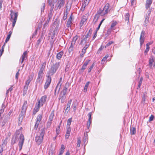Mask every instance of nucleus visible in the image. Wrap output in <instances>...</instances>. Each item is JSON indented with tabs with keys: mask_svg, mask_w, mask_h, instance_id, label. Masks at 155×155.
<instances>
[{
	"mask_svg": "<svg viewBox=\"0 0 155 155\" xmlns=\"http://www.w3.org/2000/svg\"><path fill=\"white\" fill-rule=\"evenodd\" d=\"M81 143V137H78L77 138V147H80Z\"/></svg>",
	"mask_w": 155,
	"mask_h": 155,
	"instance_id": "obj_30",
	"label": "nucleus"
},
{
	"mask_svg": "<svg viewBox=\"0 0 155 155\" xmlns=\"http://www.w3.org/2000/svg\"><path fill=\"white\" fill-rule=\"evenodd\" d=\"M23 117H19V122L18 124H20L21 123L23 120Z\"/></svg>",
	"mask_w": 155,
	"mask_h": 155,
	"instance_id": "obj_53",
	"label": "nucleus"
},
{
	"mask_svg": "<svg viewBox=\"0 0 155 155\" xmlns=\"http://www.w3.org/2000/svg\"><path fill=\"white\" fill-rule=\"evenodd\" d=\"M73 48L72 47H69V49H68L69 52H71L72 51H73Z\"/></svg>",
	"mask_w": 155,
	"mask_h": 155,
	"instance_id": "obj_62",
	"label": "nucleus"
},
{
	"mask_svg": "<svg viewBox=\"0 0 155 155\" xmlns=\"http://www.w3.org/2000/svg\"><path fill=\"white\" fill-rule=\"evenodd\" d=\"M153 43V41H150V42H149V43H147L146 45V46L147 47H149V45L152 44V43Z\"/></svg>",
	"mask_w": 155,
	"mask_h": 155,
	"instance_id": "obj_56",
	"label": "nucleus"
},
{
	"mask_svg": "<svg viewBox=\"0 0 155 155\" xmlns=\"http://www.w3.org/2000/svg\"><path fill=\"white\" fill-rule=\"evenodd\" d=\"M64 151H63V150H60L59 153L58 155H62L63 153H64Z\"/></svg>",
	"mask_w": 155,
	"mask_h": 155,
	"instance_id": "obj_60",
	"label": "nucleus"
},
{
	"mask_svg": "<svg viewBox=\"0 0 155 155\" xmlns=\"http://www.w3.org/2000/svg\"><path fill=\"white\" fill-rule=\"evenodd\" d=\"M10 12L11 19L13 20L12 26L14 27L16 22L18 16V13L13 12L12 10H11Z\"/></svg>",
	"mask_w": 155,
	"mask_h": 155,
	"instance_id": "obj_6",
	"label": "nucleus"
},
{
	"mask_svg": "<svg viewBox=\"0 0 155 155\" xmlns=\"http://www.w3.org/2000/svg\"><path fill=\"white\" fill-rule=\"evenodd\" d=\"M69 85V84L66 83L65 84V87L64 88L63 90L61 92L59 97V99L61 100V102L62 103H63L66 98V92L68 90L67 85Z\"/></svg>",
	"mask_w": 155,
	"mask_h": 155,
	"instance_id": "obj_4",
	"label": "nucleus"
},
{
	"mask_svg": "<svg viewBox=\"0 0 155 155\" xmlns=\"http://www.w3.org/2000/svg\"><path fill=\"white\" fill-rule=\"evenodd\" d=\"M71 22H69L68 21L67 23L66 24V26H67L68 28H69L71 26Z\"/></svg>",
	"mask_w": 155,
	"mask_h": 155,
	"instance_id": "obj_48",
	"label": "nucleus"
},
{
	"mask_svg": "<svg viewBox=\"0 0 155 155\" xmlns=\"http://www.w3.org/2000/svg\"><path fill=\"white\" fill-rule=\"evenodd\" d=\"M90 61H88V60H87L84 63V64H83V65L84 66H86V67H87V65L88 64V63Z\"/></svg>",
	"mask_w": 155,
	"mask_h": 155,
	"instance_id": "obj_50",
	"label": "nucleus"
},
{
	"mask_svg": "<svg viewBox=\"0 0 155 155\" xmlns=\"http://www.w3.org/2000/svg\"><path fill=\"white\" fill-rule=\"evenodd\" d=\"M72 101V100L71 99L68 101V103L67 105V107L65 110V112L68 113L70 109V106L71 102Z\"/></svg>",
	"mask_w": 155,
	"mask_h": 155,
	"instance_id": "obj_15",
	"label": "nucleus"
},
{
	"mask_svg": "<svg viewBox=\"0 0 155 155\" xmlns=\"http://www.w3.org/2000/svg\"><path fill=\"white\" fill-rule=\"evenodd\" d=\"M42 37H41L40 38H39L37 41V45H39L40 43H41L42 40Z\"/></svg>",
	"mask_w": 155,
	"mask_h": 155,
	"instance_id": "obj_51",
	"label": "nucleus"
},
{
	"mask_svg": "<svg viewBox=\"0 0 155 155\" xmlns=\"http://www.w3.org/2000/svg\"><path fill=\"white\" fill-rule=\"evenodd\" d=\"M99 17V16L98 15L96 14L95 15L93 21V23L94 24H95L96 23Z\"/></svg>",
	"mask_w": 155,
	"mask_h": 155,
	"instance_id": "obj_21",
	"label": "nucleus"
},
{
	"mask_svg": "<svg viewBox=\"0 0 155 155\" xmlns=\"http://www.w3.org/2000/svg\"><path fill=\"white\" fill-rule=\"evenodd\" d=\"M71 128L70 127H68L67 131L65 135V138L68 139L70 136L71 133Z\"/></svg>",
	"mask_w": 155,
	"mask_h": 155,
	"instance_id": "obj_17",
	"label": "nucleus"
},
{
	"mask_svg": "<svg viewBox=\"0 0 155 155\" xmlns=\"http://www.w3.org/2000/svg\"><path fill=\"white\" fill-rule=\"evenodd\" d=\"M90 45V44L87 43L85 46L84 47L82 50L81 52L85 53L86 52V50L89 47Z\"/></svg>",
	"mask_w": 155,
	"mask_h": 155,
	"instance_id": "obj_23",
	"label": "nucleus"
},
{
	"mask_svg": "<svg viewBox=\"0 0 155 155\" xmlns=\"http://www.w3.org/2000/svg\"><path fill=\"white\" fill-rule=\"evenodd\" d=\"M90 0H84V3L82 4V6L84 7V9L86 6L88 5L89 2Z\"/></svg>",
	"mask_w": 155,
	"mask_h": 155,
	"instance_id": "obj_27",
	"label": "nucleus"
},
{
	"mask_svg": "<svg viewBox=\"0 0 155 155\" xmlns=\"http://www.w3.org/2000/svg\"><path fill=\"white\" fill-rule=\"evenodd\" d=\"M60 64V62H56L53 64L49 71L48 72L46 75L47 78L44 86L45 89H46L49 87L51 81V76L53 75L56 72Z\"/></svg>",
	"mask_w": 155,
	"mask_h": 155,
	"instance_id": "obj_1",
	"label": "nucleus"
},
{
	"mask_svg": "<svg viewBox=\"0 0 155 155\" xmlns=\"http://www.w3.org/2000/svg\"><path fill=\"white\" fill-rule=\"evenodd\" d=\"M12 33V31H10L8 32V35L5 41V44L7 43L9 40Z\"/></svg>",
	"mask_w": 155,
	"mask_h": 155,
	"instance_id": "obj_20",
	"label": "nucleus"
},
{
	"mask_svg": "<svg viewBox=\"0 0 155 155\" xmlns=\"http://www.w3.org/2000/svg\"><path fill=\"white\" fill-rule=\"evenodd\" d=\"M40 106H41L40 105V102H38L37 104H36L35 107L34 109L33 112V115H34L39 110Z\"/></svg>",
	"mask_w": 155,
	"mask_h": 155,
	"instance_id": "obj_11",
	"label": "nucleus"
},
{
	"mask_svg": "<svg viewBox=\"0 0 155 155\" xmlns=\"http://www.w3.org/2000/svg\"><path fill=\"white\" fill-rule=\"evenodd\" d=\"M72 121V118H70L68 119V121H67V127H68V126H69V127H70V125L71 124V122Z\"/></svg>",
	"mask_w": 155,
	"mask_h": 155,
	"instance_id": "obj_39",
	"label": "nucleus"
},
{
	"mask_svg": "<svg viewBox=\"0 0 155 155\" xmlns=\"http://www.w3.org/2000/svg\"><path fill=\"white\" fill-rule=\"evenodd\" d=\"M41 117H39L37 118V120L36 121V122L35 126V129L37 130L38 128L39 123L41 119Z\"/></svg>",
	"mask_w": 155,
	"mask_h": 155,
	"instance_id": "obj_16",
	"label": "nucleus"
},
{
	"mask_svg": "<svg viewBox=\"0 0 155 155\" xmlns=\"http://www.w3.org/2000/svg\"><path fill=\"white\" fill-rule=\"evenodd\" d=\"M97 31H95V33H94V35L93 37L92 40H94L95 38L97 36Z\"/></svg>",
	"mask_w": 155,
	"mask_h": 155,
	"instance_id": "obj_54",
	"label": "nucleus"
},
{
	"mask_svg": "<svg viewBox=\"0 0 155 155\" xmlns=\"http://www.w3.org/2000/svg\"><path fill=\"white\" fill-rule=\"evenodd\" d=\"M117 23L116 22H115L114 23H113L111 25V26H110L111 28H112L113 27H114L116 25Z\"/></svg>",
	"mask_w": 155,
	"mask_h": 155,
	"instance_id": "obj_47",
	"label": "nucleus"
},
{
	"mask_svg": "<svg viewBox=\"0 0 155 155\" xmlns=\"http://www.w3.org/2000/svg\"><path fill=\"white\" fill-rule=\"evenodd\" d=\"M110 7V5L109 3H107L103 9L102 10L99 9L97 12V13L100 15L101 16L104 15H105L107 14L108 12L110 11L109 8Z\"/></svg>",
	"mask_w": 155,
	"mask_h": 155,
	"instance_id": "obj_5",
	"label": "nucleus"
},
{
	"mask_svg": "<svg viewBox=\"0 0 155 155\" xmlns=\"http://www.w3.org/2000/svg\"><path fill=\"white\" fill-rule=\"evenodd\" d=\"M33 77V76L32 75L29 76L28 77V79L26 81L25 85L24 87L23 92L24 93H26V91L28 89V85L31 81L32 80Z\"/></svg>",
	"mask_w": 155,
	"mask_h": 155,
	"instance_id": "obj_7",
	"label": "nucleus"
},
{
	"mask_svg": "<svg viewBox=\"0 0 155 155\" xmlns=\"http://www.w3.org/2000/svg\"><path fill=\"white\" fill-rule=\"evenodd\" d=\"M144 36L145 31L143 30L141 32L140 38V46H141L143 44L144 42Z\"/></svg>",
	"mask_w": 155,
	"mask_h": 155,
	"instance_id": "obj_10",
	"label": "nucleus"
},
{
	"mask_svg": "<svg viewBox=\"0 0 155 155\" xmlns=\"http://www.w3.org/2000/svg\"><path fill=\"white\" fill-rule=\"evenodd\" d=\"M40 133L38 134L35 137V140L37 143L39 145L42 141L45 134V130L41 129Z\"/></svg>",
	"mask_w": 155,
	"mask_h": 155,
	"instance_id": "obj_3",
	"label": "nucleus"
},
{
	"mask_svg": "<svg viewBox=\"0 0 155 155\" xmlns=\"http://www.w3.org/2000/svg\"><path fill=\"white\" fill-rule=\"evenodd\" d=\"M60 88V87H58V86H56L55 90L54 95H55L57 92V94H58Z\"/></svg>",
	"mask_w": 155,
	"mask_h": 155,
	"instance_id": "obj_35",
	"label": "nucleus"
},
{
	"mask_svg": "<svg viewBox=\"0 0 155 155\" xmlns=\"http://www.w3.org/2000/svg\"><path fill=\"white\" fill-rule=\"evenodd\" d=\"M67 15H66L64 14V15L63 17V19L64 20H66L67 18Z\"/></svg>",
	"mask_w": 155,
	"mask_h": 155,
	"instance_id": "obj_61",
	"label": "nucleus"
},
{
	"mask_svg": "<svg viewBox=\"0 0 155 155\" xmlns=\"http://www.w3.org/2000/svg\"><path fill=\"white\" fill-rule=\"evenodd\" d=\"M62 77H61L60 78L58 83L57 84L56 86H58V87H60L61 88L62 83H61L62 81Z\"/></svg>",
	"mask_w": 155,
	"mask_h": 155,
	"instance_id": "obj_32",
	"label": "nucleus"
},
{
	"mask_svg": "<svg viewBox=\"0 0 155 155\" xmlns=\"http://www.w3.org/2000/svg\"><path fill=\"white\" fill-rule=\"evenodd\" d=\"M91 117H89L87 124V127L88 129L89 128L91 123Z\"/></svg>",
	"mask_w": 155,
	"mask_h": 155,
	"instance_id": "obj_33",
	"label": "nucleus"
},
{
	"mask_svg": "<svg viewBox=\"0 0 155 155\" xmlns=\"http://www.w3.org/2000/svg\"><path fill=\"white\" fill-rule=\"evenodd\" d=\"M149 47H147L146 48L144 51V53L145 54V55H146L147 54V52L149 51Z\"/></svg>",
	"mask_w": 155,
	"mask_h": 155,
	"instance_id": "obj_46",
	"label": "nucleus"
},
{
	"mask_svg": "<svg viewBox=\"0 0 155 155\" xmlns=\"http://www.w3.org/2000/svg\"><path fill=\"white\" fill-rule=\"evenodd\" d=\"M43 74V71L40 70L38 72V77L36 80L37 82H40L42 79Z\"/></svg>",
	"mask_w": 155,
	"mask_h": 155,
	"instance_id": "obj_13",
	"label": "nucleus"
},
{
	"mask_svg": "<svg viewBox=\"0 0 155 155\" xmlns=\"http://www.w3.org/2000/svg\"><path fill=\"white\" fill-rule=\"evenodd\" d=\"M130 132L131 135H134L136 133V130L135 128L132 127L130 128Z\"/></svg>",
	"mask_w": 155,
	"mask_h": 155,
	"instance_id": "obj_24",
	"label": "nucleus"
},
{
	"mask_svg": "<svg viewBox=\"0 0 155 155\" xmlns=\"http://www.w3.org/2000/svg\"><path fill=\"white\" fill-rule=\"evenodd\" d=\"M94 66V63H93L91 66H90V68L88 69V72L90 73L91 71V70L93 68V67Z\"/></svg>",
	"mask_w": 155,
	"mask_h": 155,
	"instance_id": "obj_44",
	"label": "nucleus"
},
{
	"mask_svg": "<svg viewBox=\"0 0 155 155\" xmlns=\"http://www.w3.org/2000/svg\"><path fill=\"white\" fill-rule=\"evenodd\" d=\"M47 98V96L46 95H44L41 98L40 100H39L38 102H40V105L41 106H42L45 103V102Z\"/></svg>",
	"mask_w": 155,
	"mask_h": 155,
	"instance_id": "obj_12",
	"label": "nucleus"
},
{
	"mask_svg": "<svg viewBox=\"0 0 155 155\" xmlns=\"http://www.w3.org/2000/svg\"><path fill=\"white\" fill-rule=\"evenodd\" d=\"M78 38V36L77 35L75 36L73 38L71 43L72 45H75L76 41Z\"/></svg>",
	"mask_w": 155,
	"mask_h": 155,
	"instance_id": "obj_26",
	"label": "nucleus"
},
{
	"mask_svg": "<svg viewBox=\"0 0 155 155\" xmlns=\"http://www.w3.org/2000/svg\"><path fill=\"white\" fill-rule=\"evenodd\" d=\"M65 3V0H58L54 7V10L57 11L63 7Z\"/></svg>",
	"mask_w": 155,
	"mask_h": 155,
	"instance_id": "obj_8",
	"label": "nucleus"
},
{
	"mask_svg": "<svg viewBox=\"0 0 155 155\" xmlns=\"http://www.w3.org/2000/svg\"><path fill=\"white\" fill-rule=\"evenodd\" d=\"M27 108V101H25L21 108V113L20 114V116H25L26 110Z\"/></svg>",
	"mask_w": 155,
	"mask_h": 155,
	"instance_id": "obj_9",
	"label": "nucleus"
},
{
	"mask_svg": "<svg viewBox=\"0 0 155 155\" xmlns=\"http://www.w3.org/2000/svg\"><path fill=\"white\" fill-rule=\"evenodd\" d=\"M64 146L63 145H61V148L60 149V150H63V151H64Z\"/></svg>",
	"mask_w": 155,
	"mask_h": 155,
	"instance_id": "obj_59",
	"label": "nucleus"
},
{
	"mask_svg": "<svg viewBox=\"0 0 155 155\" xmlns=\"http://www.w3.org/2000/svg\"><path fill=\"white\" fill-rule=\"evenodd\" d=\"M130 15L129 13H127L125 15V21H127V23H128L129 22V17Z\"/></svg>",
	"mask_w": 155,
	"mask_h": 155,
	"instance_id": "obj_29",
	"label": "nucleus"
},
{
	"mask_svg": "<svg viewBox=\"0 0 155 155\" xmlns=\"http://www.w3.org/2000/svg\"><path fill=\"white\" fill-rule=\"evenodd\" d=\"M5 45V43H4V45L2 46V47L1 49L0 50V57L2 55L3 51H4V48Z\"/></svg>",
	"mask_w": 155,
	"mask_h": 155,
	"instance_id": "obj_34",
	"label": "nucleus"
},
{
	"mask_svg": "<svg viewBox=\"0 0 155 155\" xmlns=\"http://www.w3.org/2000/svg\"><path fill=\"white\" fill-rule=\"evenodd\" d=\"M113 43V41H110L108 43H107L105 46V47L106 48L107 47L110 45L111 44H112Z\"/></svg>",
	"mask_w": 155,
	"mask_h": 155,
	"instance_id": "obj_42",
	"label": "nucleus"
},
{
	"mask_svg": "<svg viewBox=\"0 0 155 155\" xmlns=\"http://www.w3.org/2000/svg\"><path fill=\"white\" fill-rule=\"evenodd\" d=\"M92 32V28H91L89 29L87 33L85 35L84 37V40L86 42L87 38L89 37L91 35Z\"/></svg>",
	"mask_w": 155,
	"mask_h": 155,
	"instance_id": "obj_14",
	"label": "nucleus"
},
{
	"mask_svg": "<svg viewBox=\"0 0 155 155\" xmlns=\"http://www.w3.org/2000/svg\"><path fill=\"white\" fill-rule=\"evenodd\" d=\"M149 16L150 15L149 14L146 15L145 19L144 21L145 24H147V23L148 22Z\"/></svg>",
	"mask_w": 155,
	"mask_h": 155,
	"instance_id": "obj_31",
	"label": "nucleus"
},
{
	"mask_svg": "<svg viewBox=\"0 0 155 155\" xmlns=\"http://www.w3.org/2000/svg\"><path fill=\"white\" fill-rule=\"evenodd\" d=\"M143 80V78L142 77H141L140 80L139 82V84L138 86V88H140V86H141Z\"/></svg>",
	"mask_w": 155,
	"mask_h": 155,
	"instance_id": "obj_40",
	"label": "nucleus"
},
{
	"mask_svg": "<svg viewBox=\"0 0 155 155\" xmlns=\"http://www.w3.org/2000/svg\"><path fill=\"white\" fill-rule=\"evenodd\" d=\"M5 106L4 103H3L2 105V108L0 110V116L1 115V114L3 112L4 108H5Z\"/></svg>",
	"mask_w": 155,
	"mask_h": 155,
	"instance_id": "obj_28",
	"label": "nucleus"
},
{
	"mask_svg": "<svg viewBox=\"0 0 155 155\" xmlns=\"http://www.w3.org/2000/svg\"><path fill=\"white\" fill-rule=\"evenodd\" d=\"M50 20V19H49H49H48L45 22V23L44 25H43V28H45L48 25V23L49 22V21Z\"/></svg>",
	"mask_w": 155,
	"mask_h": 155,
	"instance_id": "obj_38",
	"label": "nucleus"
},
{
	"mask_svg": "<svg viewBox=\"0 0 155 155\" xmlns=\"http://www.w3.org/2000/svg\"><path fill=\"white\" fill-rule=\"evenodd\" d=\"M7 138H6L4 140L2 144V145L1 147L2 148H3L4 149L5 148L7 143Z\"/></svg>",
	"mask_w": 155,
	"mask_h": 155,
	"instance_id": "obj_22",
	"label": "nucleus"
},
{
	"mask_svg": "<svg viewBox=\"0 0 155 155\" xmlns=\"http://www.w3.org/2000/svg\"><path fill=\"white\" fill-rule=\"evenodd\" d=\"M86 66H84L83 65L81 70L83 71L86 69Z\"/></svg>",
	"mask_w": 155,
	"mask_h": 155,
	"instance_id": "obj_58",
	"label": "nucleus"
},
{
	"mask_svg": "<svg viewBox=\"0 0 155 155\" xmlns=\"http://www.w3.org/2000/svg\"><path fill=\"white\" fill-rule=\"evenodd\" d=\"M63 54V51H61L58 53L56 56L57 58L58 59H60L61 58Z\"/></svg>",
	"mask_w": 155,
	"mask_h": 155,
	"instance_id": "obj_25",
	"label": "nucleus"
},
{
	"mask_svg": "<svg viewBox=\"0 0 155 155\" xmlns=\"http://www.w3.org/2000/svg\"><path fill=\"white\" fill-rule=\"evenodd\" d=\"M152 2V0H146V8L148 9L149 8Z\"/></svg>",
	"mask_w": 155,
	"mask_h": 155,
	"instance_id": "obj_19",
	"label": "nucleus"
},
{
	"mask_svg": "<svg viewBox=\"0 0 155 155\" xmlns=\"http://www.w3.org/2000/svg\"><path fill=\"white\" fill-rule=\"evenodd\" d=\"M19 71H20V69H19L18 71L17 72V73H16V74L15 78L17 80L18 79V76L19 75Z\"/></svg>",
	"mask_w": 155,
	"mask_h": 155,
	"instance_id": "obj_52",
	"label": "nucleus"
},
{
	"mask_svg": "<svg viewBox=\"0 0 155 155\" xmlns=\"http://www.w3.org/2000/svg\"><path fill=\"white\" fill-rule=\"evenodd\" d=\"M54 116V111L53 110L52 111L50 116Z\"/></svg>",
	"mask_w": 155,
	"mask_h": 155,
	"instance_id": "obj_63",
	"label": "nucleus"
},
{
	"mask_svg": "<svg viewBox=\"0 0 155 155\" xmlns=\"http://www.w3.org/2000/svg\"><path fill=\"white\" fill-rule=\"evenodd\" d=\"M60 126H58V127L56 129V132L57 134H58L60 132Z\"/></svg>",
	"mask_w": 155,
	"mask_h": 155,
	"instance_id": "obj_49",
	"label": "nucleus"
},
{
	"mask_svg": "<svg viewBox=\"0 0 155 155\" xmlns=\"http://www.w3.org/2000/svg\"><path fill=\"white\" fill-rule=\"evenodd\" d=\"M46 62H44L42 64L41 67L40 68V70L43 71L46 65Z\"/></svg>",
	"mask_w": 155,
	"mask_h": 155,
	"instance_id": "obj_36",
	"label": "nucleus"
},
{
	"mask_svg": "<svg viewBox=\"0 0 155 155\" xmlns=\"http://www.w3.org/2000/svg\"><path fill=\"white\" fill-rule=\"evenodd\" d=\"M68 69H69V67L68 66V65H67L66 66V67L65 68V71H68Z\"/></svg>",
	"mask_w": 155,
	"mask_h": 155,
	"instance_id": "obj_64",
	"label": "nucleus"
},
{
	"mask_svg": "<svg viewBox=\"0 0 155 155\" xmlns=\"http://www.w3.org/2000/svg\"><path fill=\"white\" fill-rule=\"evenodd\" d=\"M28 53V51H25L24 53H23V54L22 55L21 57L22 58H26L27 55Z\"/></svg>",
	"mask_w": 155,
	"mask_h": 155,
	"instance_id": "obj_37",
	"label": "nucleus"
},
{
	"mask_svg": "<svg viewBox=\"0 0 155 155\" xmlns=\"http://www.w3.org/2000/svg\"><path fill=\"white\" fill-rule=\"evenodd\" d=\"M12 86H11V87L7 91L6 93V94L7 95H8V94L9 91H11L12 90Z\"/></svg>",
	"mask_w": 155,
	"mask_h": 155,
	"instance_id": "obj_43",
	"label": "nucleus"
},
{
	"mask_svg": "<svg viewBox=\"0 0 155 155\" xmlns=\"http://www.w3.org/2000/svg\"><path fill=\"white\" fill-rule=\"evenodd\" d=\"M154 57L153 56H151L149 58V65L150 68H151L152 66L153 63L154 62Z\"/></svg>",
	"mask_w": 155,
	"mask_h": 155,
	"instance_id": "obj_18",
	"label": "nucleus"
},
{
	"mask_svg": "<svg viewBox=\"0 0 155 155\" xmlns=\"http://www.w3.org/2000/svg\"><path fill=\"white\" fill-rule=\"evenodd\" d=\"M37 32V29H36L35 31V32L33 33L32 36V38H35V36L36 35V34Z\"/></svg>",
	"mask_w": 155,
	"mask_h": 155,
	"instance_id": "obj_45",
	"label": "nucleus"
},
{
	"mask_svg": "<svg viewBox=\"0 0 155 155\" xmlns=\"http://www.w3.org/2000/svg\"><path fill=\"white\" fill-rule=\"evenodd\" d=\"M106 59H106L104 57H103V58L102 60H101V64H103L104 63V62Z\"/></svg>",
	"mask_w": 155,
	"mask_h": 155,
	"instance_id": "obj_55",
	"label": "nucleus"
},
{
	"mask_svg": "<svg viewBox=\"0 0 155 155\" xmlns=\"http://www.w3.org/2000/svg\"><path fill=\"white\" fill-rule=\"evenodd\" d=\"M2 2L3 1L2 0H0V10L2 9Z\"/></svg>",
	"mask_w": 155,
	"mask_h": 155,
	"instance_id": "obj_57",
	"label": "nucleus"
},
{
	"mask_svg": "<svg viewBox=\"0 0 155 155\" xmlns=\"http://www.w3.org/2000/svg\"><path fill=\"white\" fill-rule=\"evenodd\" d=\"M42 7L41 8V12L44 11V10L45 9V3H43L42 4Z\"/></svg>",
	"mask_w": 155,
	"mask_h": 155,
	"instance_id": "obj_41",
	"label": "nucleus"
},
{
	"mask_svg": "<svg viewBox=\"0 0 155 155\" xmlns=\"http://www.w3.org/2000/svg\"><path fill=\"white\" fill-rule=\"evenodd\" d=\"M22 127H21L18 130L16 131L14 136L13 137L12 140V143L13 144L19 141L18 145L20 151L22 149L25 140L24 136L22 134Z\"/></svg>",
	"mask_w": 155,
	"mask_h": 155,
	"instance_id": "obj_2",
	"label": "nucleus"
}]
</instances>
